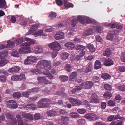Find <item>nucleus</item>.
<instances>
[{
    "label": "nucleus",
    "mask_w": 125,
    "mask_h": 125,
    "mask_svg": "<svg viewBox=\"0 0 125 125\" xmlns=\"http://www.w3.org/2000/svg\"><path fill=\"white\" fill-rule=\"evenodd\" d=\"M84 85V84L83 83L80 84V86H76L75 88L71 91L72 94H73L77 91L81 90L83 88V86Z\"/></svg>",
    "instance_id": "nucleus-18"
},
{
    "label": "nucleus",
    "mask_w": 125,
    "mask_h": 125,
    "mask_svg": "<svg viewBox=\"0 0 125 125\" xmlns=\"http://www.w3.org/2000/svg\"><path fill=\"white\" fill-rule=\"evenodd\" d=\"M108 104L109 106H115V102L112 100H111L108 102Z\"/></svg>",
    "instance_id": "nucleus-54"
},
{
    "label": "nucleus",
    "mask_w": 125,
    "mask_h": 125,
    "mask_svg": "<svg viewBox=\"0 0 125 125\" xmlns=\"http://www.w3.org/2000/svg\"><path fill=\"white\" fill-rule=\"evenodd\" d=\"M42 73L43 74L46 75V76L48 77L49 79H52L53 78V76L49 71H45L42 72Z\"/></svg>",
    "instance_id": "nucleus-29"
},
{
    "label": "nucleus",
    "mask_w": 125,
    "mask_h": 125,
    "mask_svg": "<svg viewBox=\"0 0 125 125\" xmlns=\"http://www.w3.org/2000/svg\"><path fill=\"white\" fill-rule=\"evenodd\" d=\"M8 52L5 51L0 52V59L6 58L8 55Z\"/></svg>",
    "instance_id": "nucleus-31"
},
{
    "label": "nucleus",
    "mask_w": 125,
    "mask_h": 125,
    "mask_svg": "<svg viewBox=\"0 0 125 125\" xmlns=\"http://www.w3.org/2000/svg\"><path fill=\"white\" fill-rule=\"evenodd\" d=\"M59 78L62 81L65 82L68 80V77L66 76L62 75L60 76Z\"/></svg>",
    "instance_id": "nucleus-43"
},
{
    "label": "nucleus",
    "mask_w": 125,
    "mask_h": 125,
    "mask_svg": "<svg viewBox=\"0 0 125 125\" xmlns=\"http://www.w3.org/2000/svg\"><path fill=\"white\" fill-rule=\"evenodd\" d=\"M39 27V25L38 24H35L32 25L31 28L30 30L28 32V34H31L33 33V31L37 30Z\"/></svg>",
    "instance_id": "nucleus-15"
},
{
    "label": "nucleus",
    "mask_w": 125,
    "mask_h": 125,
    "mask_svg": "<svg viewBox=\"0 0 125 125\" xmlns=\"http://www.w3.org/2000/svg\"><path fill=\"white\" fill-rule=\"evenodd\" d=\"M58 53V50H54L52 52V58H55Z\"/></svg>",
    "instance_id": "nucleus-47"
},
{
    "label": "nucleus",
    "mask_w": 125,
    "mask_h": 125,
    "mask_svg": "<svg viewBox=\"0 0 125 125\" xmlns=\"http://www.w3.org/2000/svg\"><path fill=\"white\" fill-rule=\"evenodd\" d=\"M20 53L17 51H14L11 53V55L14 57H19L20 56Z\"/></svg>",
    "instance_id": "nucleus-38"
},
{
    "label": "nucleus",
    "mask_w": 125,
    "mask_h": 125,
    "mask_svg": "<svg viewBox=\"0 0 125 125\" xmlns=\"http://www.w3.org/2000/svg\"><path fill=\"white\" fill-rule=\"evenodd\" d=\"M38 80L40 83H44L45 77L44 76L38 77L37 78Z\"/></svg>",
    "instance_id": "nucleus-40"
},
{
    "label": "nucleus",
    "mask_w": 125,
    "mask_h": 125,
    "mask_svg": "<svg viewBox=\"0 0 125 125\" xmlns=\"http://www.w3.org/2000/svg\"><path fill=\"white\" fill-rule=\"evenodd\" d=\"M37 66L39 68L44 69L48 71L51 69V63L50 60H41L38 62Z\"/></svg>",
    "instance_id": "nucleus-1"
},
{
    "label": "nucleus",
    "mask_w": 125,
    "mask_h": 125,
    "mask_svg": "<svg viewBox=\"0 0 125 125\" xmlns=\"http://www.w3.org/2000/svg\"><path fill=\"white\" fill-rule=\"evenodd\" d=\"M23 117L30 120H33V117L29 113H23L22 115Z\"/></svg>",
    "instance_id": "nucleus-20"
},
{
    "label": "nucleus",
    "mask_w": 125,
    "mask_h": 125,
    "mask_svg": "<svg viewBox=\"0 0 125 125\" xmlns=\"http://www.w3.org/2000/svg\"><path fill=\"white\" fill-rule=\"evenodd\" d=\"M51 102V100L47 98H44L41 99L38 102V107L39 108H43L47 107L49 106V104L47 103H44V102Z\"/></svg>",
    "instance_id": "nucleus-4"
},
{
    "label": "nucleus",
    "mask_w": 125,
    "mask_h": 125,
    "mask_svg": "<svg viewBox=\"0 0 125 125\" xmlns=\"http://www.w3.org/2000/svg\"><path fill=\"white\" fill-rule=\"evenodd\" d=\"M43 51L42 47L40 45H37L34 47L33 52L36 54L42 53Z\"/></svg>",
    "instance_id": "nucleus-12"
},
{
    "label": "nucleus",
    "mask_w": 125,
    "mask_h": 125,
    "mask_svg": "<svg viewBox=\"0 0 125 125\" xmlns=\"http://www.w3.org/2000/svg\"><path fill=\"white\" fill-rule=\"evenodd\" d=\"M6 79L5 76L4 75H2L0 76V81L2 82H6Z\"/></svg>",
    "instance_id": "nucleus-62"
},
{
    "label": "nucleus",
    "mask_w": 125,
    "mask_h": 125,
    "mask_svg": "<svg viewBox=\"0 0 125 125\" xmlns=\"http://www.w3.org/2000/svg\"><path fill=\"white\" fill-rule=\"evenodd\" d=\"M77 21L82 24H89L92 22L93 20L86 16L79 15L77 17Z\"/></svg>",
    "instance_id": "nucleus-3"
},
{
    "label": "nucleus",
    "mask_w": 125,
    "mask_h": 125,
    "mask_svg": "<svg viewBox=\"0 0 125 125\" xmlns=\"http://www.w3.org/2000/svg\"><path fill=\"white\" fill-rule=\"evenodd\" d=\"M57 15L54 12H52L50 13L49 15V17L51 19H53L55 18Z\"/></svg>",
    "instance_id": "nucleus-45"
},
{
    "label": "nucleus",
    "mask_w": 125,
    "mask_h": 125,
    "mask_svg": "<svg viewBox=\"0 0 125 125\" xmlns=\"http://www.w3.org/2000/svg\"><path fill=\"white\" fill-rule=\"evenodd\" d=\"M47 115L50 116H53L57 115L56 112L54 111L49 110L47 112Z\"/></svg>",
    "instance_id": "nucleus-28"
},
{
    "label": "nucleus",
    "mask_w": 125,
    "mask_h": 125,
    "mask_svg": "<svg viewBox=\"0 0 125 125\" xmlns=\"http://www.w3.org/2000/svg\"><path fill=\"white\" fill-rule=\"evenodd\" d=\"M69 55V53L66 52H64L62 55L61 59L63 60H65L68 58Z\"/></svg>",
    "instance_id": "nucleus-34"
},
{
    "label": "nucleus",
    "mask_w": 125,
    "mask_h": 125,
    "mask_svg": "<svg viewBox=\"0 0 125 125\" xmlns=\"http://www.w3.org/2000/svg\"><path fill=\"white\" fill-rule=\"evenodd\" d=\"M101 67V62L99 60H97L95 62L94 68L96 69H98Z\"/></svg>",
    "instance_id": "nucleus-27"
},
{
    "label": "nucleus",
    "mask_w": 125,
    "mask_h": 125,
    "mask_svg": "<svg viewBox=\"0 0 125 125\" xmlns=\"http://www.w3.org/2000/svg\"><path fill=\"white\" fill-rule=\"evenodd\" d=\"M103 96L105 98H110L112 97V94L108 92H106L104 94Z\"/></svg>",
    "instance_id": "nucleus-39"
},
{
    "label": "nucleus",
    "mask_w": 125,
    "mask_h": 125,
    "mask_svg": "<svg viewBox=\"0 0 125 125\" xmlns=\"http://www.w3.org/2000/svg\"><path fill=\"white\" fill-rule=\"evenodd\" d=\"M121 61L123 62H125V55L124 53H122L121 55Z\"/></svg>",
    "instance_id": "nucleus-64"
},
{
    "label": "nucleus",
    "mask_w": 125,
    "mask_h": 125,
    "mask_svg": "<svg viewBox=\"0 0 125 125\" xmlns=\"http://www.w3.org/2000/svg\"><path fill=\"white\" fill-rule=\"evenodd\" d=\"M8 106L11 108H16L17 107V103L14 100H11L7 101Z\"/></svg>",
    "instance_id": "nucleus-13"
},
{
    "label": "nucleus",
    "mask_w": 125,
    "mask_h": 125,
    "mask_svg": "<svg viewBox=\"0 0 125 125\" xmlns=\"http://www.w3.org/2000/svg\"><path fill=\"white\" fill-rule=\"evenodd\" d=\"M109 26L111 28H116L117 29H122L123 28V26L121 25H118L117 24L114 23H110L109 25Z\"/></svg>",
    "instance_id": "nucleus-21"
},
{
    "label": "nucleus",
    "mask_w": 125,
    "mask_h": 125,
    "mask_svg": "<svg viewBox=\"0 0 125 125\" xmlns=\"http://www.w3.org/2000/svg\"><path fill=\"white\" fill-rule=\"evenodd\" d=\"M19 80H24L25 79V77L24 74H21L19 75Z\"/></svg>",
    "instance_id": "nucleus-57"
},
{
    "label": "nucleus",
    "mask_w": 125,
    "mask_h": 125,
    "mask_svg": "<svg viewBox=\"0 0 125 125\" xmlns=\"http://www.w3.org/2000/svg\"><path fill=\"white\" fill-rule=\"evenodd\" d=\"M34 117L35 120H38L40 118V115L39 113L35 114L34 115Z\"/></svg>",
    "instance_id": "nucleus-58"
},
{
    "label": "nucleus",
    "mask_w": 125,
    "mask_h": 125,
    "mask_svg": "<svg viewBox=\"0 0 125 125\" xmlns=\"http://www.w3.org/2000/svg\"><path fill=\"white\" fill-rule=\"evenodd\" d=\"M8 44L7 45V47H10L12 46H13L14 44V43L12 41H8L7 42Z\"/></svg>",
    "instance_id": "nucleus-63"
},
{
    "label": "nucleus",
    "mask_w": 125,
    "mask_h": 125,
    "mask_svg": "<svg viewBox=\"0 0 125 125\" xmlns=\"http://www.w3.org/2000/svg\"><path fill=\"white\" fill-rule=\"evenodd\" d=\"M93 33V30L92 28H90L84 31L83 36L84 37H86L90 35H91Z\"/></svg>",
    "instance_id": "nucleus-19"
},
{
    "label": "nucleus",
    "mask_w": 125,
    "mask_h": 125,
    "mask_svg": "<svg viewBox=\"0 0 125 125\" xmlns=\"http://www.w3.org/2000/svg\"><path fill=\"white\" fill-rule=\"evenodd\" d=\"M20 69V68L18 66H15L9 69L8 71L10 73L16 72L19 71Z\"/></svg>",
    "instance_id": "nucleus-23"
},
{
    "label": "nucleus",
    "mask_w": 125,
    "mask_h": 125,
    "mask_svg": "<svg viewBox=\"0 0 125 125\" xmlns=\"http://www.w3.org/2000/svg\"><path fill=\"white\" fill-rule=\"evenodd\" d=\"M65 46L68 49L70 50L73 49L75 47L74 43L70 42H68L66 43L65 44Z\"/></svg>",
    "instance_id": "nucleus-22"
},
{
    "label": "nucleus",
    "mask_w": 125,
    "mask_h": 125,
    "mask_svg": "<svg viewBox=\"0 0 125 125\" xmlns=\"http://www.w3.org/2000/svg\"><path fill=\"white\" fill-rule=\"evenodd\" d=\"M92 64H89L86 69V72H88L91 71L92 69Z\"/></svg>",
    "instance_id": "nucleus-55"
},
{
    "label": "nucleus",
    "mask_w": 125,
    "mask_h": 125,
    "mask_svg": "<svg viewBox=\"0 0 125 125\" xmlns=\"http://www.w3.org/2000/svg\"><path fill=\"white\" fill-rule=\"evenodd\" d=\"M78 112L80 114H84L86 112V110L84 108L79 109L77 110Z\"/></svg>",
    "instance_id": "nucleus-48"
},
{
    "label": "nucleus",
    "mask_w": 125,
    "mask_h": 125,
    "mask_svg": "<svg viewBox=\"0 0 125 125\" xmlns=\"http://www.w3.org/2000/svg\"><path fill=\"white\" fill-rule=\"evenodd\" d=\"M85 53V51H83L82 52V55H77L76 57L75 60L77 61H78L80 59V58L83 56L84 55Z\"/></svg>",
    "instance_id": "nucleus-46"
},
{
    "label": "nucleus",
    "mask_w": 125,
    "mask_h": 125,
    "mask_svg": "<svg viewBox=\"0 0 125 125\" xmlns=\"http://www.w3.org/2000/svg\"><path fill=\"white\" fill-rule=\"evenodd\" d=\"M12 122L7 123V125H15L17 124V122L16 119H13L12 120Z\"/></svg>",
    "instance_id": "nucleus-52"
},
{
    "label": "nucleus",
    "mask_w": 125,
    "mask_h": 125,
    "mask_svg": "<svg viewBox=\"0 0 125 125\" xmlns=\"http://www.w3.org/2000/svg\"><path fill=\"white\" fill-rule=\"evenodd\" d=\"M16 117L17 121V123L18 125H27V121L26 120H25L23 122L21 120V117L20 115H16Z\"/></svg>",
    "instance_id": "nucleus-11"
},
{
    "label": "nucleus",
    "mask_w": 125,
    "mask_h": 125,
    "mask_svg": "<svg viewBox=\"0 0 125 125\" xmlns=\"http://www.w3.org/2000/svg\"><path fill=\"white\" fill-rule=\"evenodd\" d=\"M65 7L66 8H68L70 7L73 8V5L71 3H68L65 5Z\"/></svg>",
    "instance_id": "nucleus-61"
},
{
    "label": "nucleus",
    "mask_w": 125,
    "mask_h": 125,
    "mask_svg": "<svg viewBox=\"0 0 125 125\" xmlns=\"http://www.w3.org/2000/svg\"><path fill=\"white\" fill-rule=\"evenodd\" d=\"M77 72H73L70 75V79H72L75 78L77 76Z\"/></svg>",
    "instance_id": "nucleus-50"
},
{
    "label": "nucleus",
    "mask_w": 125,
    "mask_h": 125,
    "mask_svg": "<svg viewBox=\"0 0 125 125\" xmlns=\"http://www.w3.org/2000/svg\"><path fill=\"white\" fill-rule=\"evenodd\" d=\"M85 122V119H79L77 121V124L78 125H83Z\"/></svg>",
    "instance_id": "nucleus-42"
},
{
    "label": "nucleus",
    "mask_w": 125,
    "mask_h": 125,
    "mask_svg": "<svg viewBox=\"0 0 125 125\" xmlns=\"http://www.w3.org/2000/svg\"><path fill=\"white\" fill-rule=\"evenodd\" d=\"M112 52V51L110 49L107 48L103 52V55L104 56H109L111 54Z\"/></svg>",
    "instance_id": "nucleus-24"
},
{
    "label": "nucleus",
    "mask_w": 125,
    "mask_h": 125,
    "mask_svg": "<svg viewBox=\"0 0 125 125\" xmlns=\"http://www.w3.org/2000/svg\"><path fill=\"white\" fill-rule=\"evenodd\" d=\"M48 45V47L50 48L55 50H58L61 48L60 43L57 41L49 43Z\"/></svg>",
    "instance_id": "nucleus-6"
},
{
    "label": "nucleus",
    "mask_w": 125,
    "mask_h": 125,
    "mask_svg": "<svg viewBox=\"0 0 125 125\" xmlns=\"http://www.w3.org/2000/svg\"><path fill=\"white\" fill-rule=\"evenodd\" d=\"M94 28L96 32H101V28L100 26H94Z\"/></svg>",
    "instance_id": "nucleus-49"
},
{
    "label": "nucleus",
    "mask_w": 125,
    "mask_h": 125,
    "mask_svg": "<svg viewBox=\"0 0 125 125\" xmlns=\"http://www.w3.org/2000/svg\"><path fill=\"white\" fill-rule=\"evenodd\" d=\"M37 60V58L35 56H30L28 57L25 60L24 63L25 65L30 64L36 62Z\"/></svg>",
    "instance_id": "nucleus-5"
},
{
    "label": "nucleus",
    "mask_w": 125,
    "mask_h": 125,
    "mask_svg": "<svg viewBox=\"0 0 125 125\" xmlns=\"http://www.w3.org/2000/svg\"><path fill=\"white\" fill-rule=\"evenodd\" d=\"M103 62L104 65L109 66L113 65L114 62L110 58L105 59L104 58H103Z\"/></svg>",
    "instance_id": "nucleus-8"
},
{
    "label": "nucleus",
    "mask_w": 125,
    "mask_h": 125,
    "mask_svg": "<svg viewBox=\"0 0 125 125\" xmlns=\"http://www.w3.org/2000/svg\"><path fill=\"white\" fill-rule=\"evenodd\" d=\"M64 33L60 31L57 33L55 35V38L56 40H59L62 39L64 37Z\"/></svg>",
    "instance_id": "nucleus-17"
},
{
    "label": "nucleus",
    "mask_w": 125,
    "mask_h": 125,
    "mask_svg": "<svg viewBox=\"0 0 125 125\" xmlns=\"http://www.w3.org/2000/svg\"><path fill=\"white\" fill-rule=\"evenodd\" d=\"M70 116L72 118H80L79 115L76 112H72L70 114Z\"/></svg>",
    "instance_id": "nucleus-36"
},
{
    "label": "nucleus",
    "mask_w": 125,
    "mask_h": 125,
    "mask_svg": "<svg viewBox=\"0 0 125 125\" xmlns=\"http://www.w3.org/2000/svg\"><path fill=\"white\" fill-rule=\"evenodd\" d=\"M94 83L92 81H86L84 84V87L85 89H90L93 86Z\"/></svg>",
    "instance_id": "nucleus-16"
},
{
    "label": "nucleus",
    "mask_w": 125,
    "mask_h": 125,
    "mask_svg": "<svg viewBox=\"0 0 125 125\" xmlns=\"http://www.w3.org/2000/svg\"><path fill=\"white\" fill-rule=\"evenodd\" d=\"M39 90L38 88H34L29 90L27 92H23L22 93V95L24 97H28L30 94L37 92Z\"/></svg>",
    "instance_id": "nucleus-7"
},
{
    "label": "nucleus",
    "mask_w": 125,
    "mask_h": 125,
    "mask_svg": "<svg viewBox=\"0 0 125 125\" xmlns=\"http://www.w3.org/2000/svg\"><path fill=\"white\" fill-rule=\"evenodd\" d=\"M113 33H112L111 32L108 33L106 37V39L107 40L112 41L113 40Z\"/></svg>",
    "instance_id": "nucleus-33"
},
{
    "label": "nucleus",
    "mask_w": 125,
    "mask_h": 125,
    "mask_svg": "<svg viewBox=\"0 0 125 125\" xmlns=\"http://www.w3.org/2000/svg\"><path fill=\"white\" fill-rule=\"evenodd\" d=\"M5 115L8 118L10 119H11V121L10 122H9V123L11 122H12V120L13 119H16L15 118H14L12 119L13 116V115L10 114L8 113H6L5 114Z\"/></svg>",
    "instance_id": "nucleus-35"
},
{
    "label": "nucleus",
    "mask_w": 125,
    "mask_h": 125,
    "mask_svg": "<svg viewBox=\"0 0 125 125\" xmlns=\"http://www.w3.org/2000/svg\"><path fill=\"white\" fill-rule=\"evenodd\" d=\"M71 68V66L69 64H66L65 69L68 72H70Z\"/></svg>",
    "instance_id": "nucleus-59"
},
{
    "label": "nucleus",
    "mask_w": 125,
    "mask_h": 125,
    "mask_svg": "<svg viewBox=\"0 0 125 125\" xmlns=\"http://www.w3.org/2000/svg\"><path fill=\"white\" fill-rule=\"evenodd\" d=\"M13 95L14 97L19 98L21 97V94L19 92H15L13 94Z\"/></svg>",
    "instance_id": "nucleus-56"
},
{
    "label": "nucleus",
    "mask_w": 125,
    "mask_h": 125,
    "mask_svg": "<svg viewBox=\"0 0 125 125\" xmlns=\"http://www.w3.org/2000/svg\"><path fill=\"white\" fill-rule=\"evenodd\" d=\"M26 107L28 108L34 110L36 107V105L34 104H29L26 105Z\"/></svg>",
    "instance_id": "nucleus-37"
},
{
    "label": "nucleus",
    "mask_w": 125,
    "mask_h": 125,
    "mask_svg": "<svg viewBox=\"0 0 125 125\" xmlns=\"http://www.w3.org/2000/svg\"><path fill=\"white\" fill-rule=\"evenodd\" d=\"M85 48V47L84 46H83V45H78L77 46V47L76 48V50H84Z\"/></svg>",
    "instance_id": "nucleus-53"
},
{
    "label": "nucleus",
    "mask_w": 125,
    "mask_h": 125,
    "mask_svg": "<svg viewBox=\"0 0 125 125\" xmlns=\"http://www.w3.org/2000/svg\"><path fill=\"white\" fill-rule=\"evenodd\" d=\"M104 87L105 89L106 90L110 91L112 89V87L111 85L107 83L104 84Z\"/></svg>",
    "instance_id": "nucleus-44"
},
{
    "label": "nucleus",
    "mask_w": 125,
    "mask_h": 125,
    "mask_svg": "<svg viewBox=\"0 0 125 125\" xmlns=\"http://www.w3.org/2000/svg\"><path fill=\"white\" fill-rule=\"evenodd\" d=\"M19 75H15L11 77V79L13 81H18L19 80Z\"/></svg>",
    "instance_id": "nucleus-60"
},
{
    "label": "nucleus",
    "mask_w": 125,
    "mask_h": 125,
    "mask_svg": "<svg viewBox=\"0 0 125 125\" xmlns=\"http://www.w3.org/2000/svg\"><path fill=\"white\" fill-rule=\"evenodd\" d=\"M87 47L91 52H94L95 51V49L93 45L91 44H88L87 46Z\"/></svg>",
    "instance_id": "nucleus-30"
},
{
    "label": "nucleus",
    "mask_w": 125,
    "mask_h": 125,
    "mask_svg": "<svg viewBox=\"0 0 125 125\" xmlns=\"http://www.w3.org/2000/svg\"><path fill=\"white\" fill-rule=\"evenodd\" d=\"M43 32V30H41L40 31H36L31 34L33 35L35 37H37L41 36Z\"/></svg>",
    "instance_id": "nucleus-26"
},
{
    "label": "nucleus",
    "mask_w": 125,
    "mask_h": 125,
    "mask_svg": "<svg viewBox=\"0 0 125 125\" xmlns=\"http://www.w3.org/2000/svg\"><path fill=\"white\" fill-rule=\"evenodd\" d=\"M111 76L109 74L107 73H104L102 74V78L104 80L108 79L110 78Z\"/></svg>",
    "instance_id": "nucleus-32"
},
{
    "label": "nucleus",
    "mask_w": 125,
    "mask_h": 125,
    "mask_svg": "<svg viewBox=\"0 0 125 125\" xmlns=\"http://www.w3.org/2000/svg\"><path fill=\"white\" fill-rule=\"evenodd\" d=\"M24 40L26 41H28L29 43L31 44H33L35 43V41L33 39H30L27 37L24 38Z\"/></svg>",
    "instance_id": "nucleus-41"
},
{
    "label": "nucleus",
    "mask_w": 125,
    "mask_h": 125,
    "mask_svg": "<svg viewBox=\"0 0 125 125\" xmlns=\"http://www.w3.org/2000/svg\"><path fill=\"white\" fill-rule=\"evenodd\" d=\"M7 6L5 0H0V8L5 9Z\"/></svg>",
    "instance_id": "nucleus-25"
},
{
    "label": "nucleus",
    "mask_w": 125,
    "mask_h": 125,
    "mask_svg": "<svg viewBox=\"0 0 125 125\" xmlns=\"http://www.w3.org/2000/svg\"><path fill=\"white\" fill-rule=\"evenodd\" d=\"M78 23V21L75 19H73L72 21L71 25L72 27H75Z\"/></svg>",
    "instance_id": "nucleus-51"
},
{
    "label": "nucleus",
    "mask_w": 125,
    "mask_h": 125,
    "mask_svg": "<svg viewBox=\"0 0 125 125\" xmlns=\"http://www.w3.org/2000/svg\"><path fill=\"white\" fill-rule=\"evenodd\" d=\"M84 117L88 119L96 120L98 118V117L94 113H89L84 116Z\"/></svg>",
    "instance_id": "nucleus-9"
},
{
    "label": "nucleus",
    "mask_w": 125,
    "mask_h": 125,
    "mask_svg": "<svg viewBox=\"0 0 125 125\" xmlns=\"http://www.w3.org/2000/svg\"><path fill=\"white\" fill-rule=\"evenodd\" d=\"M99 100L96 94H93L92 95V98L90 100V103H99Z\"/></svg>",
    "instance_id": "nucleus-14"
},
{
    "label": "nucleus",
    "mask_w": 125,
    "mask_h": 125,
    "mask_svg": "<svg viewBox=\"0 0 125 125\" xmlns=\"http://www.w3.org/2000/svg\"><path fill=\"white\" fill-rule=\"evenodd\" d=\"M30 43L25 42L21 44L20 46L21 48L19 49V52L20 54L28 53L31 51L32 48L30 47Z\"/></svg>",
    "instance_id": "nucleus-2"
},
{
    "label": "nucleus",
    "mask_w": 125,
    "mask_h": 125,
    "mask_svg": "<svg viewBox=\"0 0 125 125\" xmlns=\"http://www.w3.org/2000/svg\"><path fill=\"white\" fill-rule=\"evenodd\" d=\"M69 100L70 102L73 104V106H76L80 105L81 102L79 100H77L72 97L69 98Z\"/></svg>",
    "instance_id": "nucleus-10"
}]
</instances>
